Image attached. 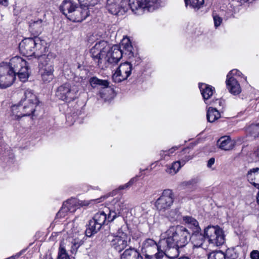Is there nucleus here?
Instances as JSON below:
<instances>
[{"label":"nucleus","mask_w":259,"mask_h":259,"mask_svg":"<svg viewBox=\"0 0 259 259\" xmlns=\"http://www.w3.org/2000/svg\"><path fill=\"white\" fill-rule=\"evenodd\" d=\"M191 183H192V182L191 181L186 182L184 183V184H185L186 185H190V184H191Z\"/></svg>","instance_id":"nucleus-56"},{"label":"nucleus","mask_w":259,"mask_h":259,"mask_svg":"<svg viewBox=\"0 0 259 259\" xmlns=\"http://www.w3.org/2000/svg\"><path fill=\"white\" fill-rule=\"evenodd\" d=\"M183 220L186 224L191 227H193L195 230L197 229V231L201 230L200 228L199 227L197 221L192 217L185 216L183 217Z\"/></svg>","instance_id":"nucleus-32"},{"label":"nucleus","mask_w":259,"mask_h":259,"mask_svg":"<svg viewBox=\"0 0 259 259\" xmlns=\"http://www.w3.org/2000/svg\"><path fill=\"white\" fill-rule=\"evenodd\" d=\"M257 202L259 204V191H258V193H257Z\"/></svg>","instance_id":"nucleus-57"},{"label":"nucleus","mask_w":259,"mask_h":259,"mask_svg":"<svg viewBox=\"0 0 259 259\" xmlns=\"http://www.w3.org/2000/svg\"><path fill=\"white\" fill-rule=\"evenodd\" d=\"M54 71H38L41 80L44 83H49L54 78Z\"/></svg>","instance_id":"nucleus-30"},{"label":"nucleus","mask_w":259,"mask_h":259,"mask_svg":"<svg viewBox=\"0 0 259 259\" xmlns=\"http://www.w3.org/2000/svg\"><path fill=\"white\" fill-rule=\"evenodd\" d=\"M159 6V3H155L154 1L150 0H144L140 9L147 10L148 12H152L155 9H158Z\"/></svg>","instance_id":"nucleus-26"},{"label":"nucleus","mask_w":259,"mask_h":259,"mask_svg":"<svg viewBox=\"0 0 259 259\" xmlns=\"http://www.w3.org/2000/svg\"><path fill=\"white\" fill-rule=\"evenodd\" d=\"M19 50L24 56H34L36 58L48 51L45 41L38 37L24 39L19 44Z\"/></svg>","instance_id":"nucleus-3"},{"label":"nucleus","mask_w":259,"mask_h":259,"mask_svg":"<svg viewBox=\"0 0 259 259\" xmlns=\"http://www.w3.org/2000/svg\"><path fill=\"white\" fill-rule=\"evenodd\" d=\"M165 238L160 240V244H166L167 248L175 252L174 256L177 257L179 253V248L185 246L191 239V234L185 227L177 225L170 227L165 232Z\"/></svg>","instance_id":"nucleus-2"},{"label":"nucleus","mask_w":259,"mask_h":259,"mask_svg":"<svg viewBox=\"0 0 259 259\" xmlns=\"http://www.w3.org/2000/svg\"><path fill=\"white\" fill-rule=\"evenodd\" d=\"M208 259H226L225 253L221 250L212 251L210 253Z\"/></svg>","instance_id":"nucleus-36"},{"label":"nucleus","mask_w":259,"mask_h":259,"mask_svg":"<svg viewBox=\"0 0 259 259\" xmlns=\"http://www.w3.org/2000/svg\"><path fill=\"white\" fill-rule=\"evenodd\" d=\"M20 256V254H18L15 255V256H12L7 259H15V258H18Z\"/></svg>","instance_id":"nucleus-54"},{"label":"nucleus","mask_w":259,"mask_h":259,"mask_svg":"<svg viewBox=\"0 0 259 259\" xmlns=\"http://www.w3.org/2000/svg\"><path fill=\"white\" fill-rule=\"evenodd\" d=\"M216 101L218 102L219 104L221 103V101L220 100H216Z\"/></svg>","instance_id":"nucleus-58"},{"label":"nucleus","mask_w":259,"mask_h":259,"mask_svg":"<svg viewBox=\"0 0 259 259\" xmlns=\"http://www.w3.org/2000/svg\"><path fill=\"white\" fill-rule=\"evenodd\" d=\"M89 7L84 6L83 3H80V6L77 5L68 19L73 22L82 21L89 16Z\"/></svg>","instance_id":"nucleus-15"},{"label":"nucleus","mask_w":259,"mask_h":259,"mask_svg":"<svg viewBox=\"0 0 259 259\" xmlns=\"http://www.w3.org/2000/svg\"><path fill=\"white\" fill-rule=\"evenodd\" d=\"M113 203L114 204L113 209L118 215H121L123 210L126 208V204L123 200L115 199L113 201Z\"/></svg>","instance_id":"nucleus-27"},{"label":"nucleus","mask_w":259,"mask_h":259,"mask_svg":"<svg viewBox=\"0 0 259 259\" xmlns=\"http://www.w3.org/2000/svg\"><path fill=\"white\" fill-rule=\"evenodd\" d=\"M90 83L93 88H96L98 85L107 88L109 86V82L106 80H102L96 77H93L90 79Z\"/></svg>","instance_id":"nucleus-29"},{"label":"nucleus","mask_w":259,"mask_h":259,"mask_svg":"<svg viewBox=\"0 0 259 259\" xmlns=\"http://www.w3.org/2000/svg\"><path fill=\"white\" fill-rule=\"evenodd\" d=\"M101 226L96 223L93 219L90 220L86 230V234L88 236H91L93 234L97 233L101 228Z\"/></svg>","instance_id":"nucleus-25"},{"label":"nucleus","mask_w":259,"mask_h":259,"mask_svg":"<svg viewBox=\"0 0 259 259\" xmlns=\"http://www.w3.org/2000/svg\"><path fill=\"white\" fill-rule=\"evenodd\" d=\"M242 74L241 72L237 69H233L229 72L227 76V78H236V76H240Z\"/></svg>","instance_id":"nucleus-44"},{"label":"nucleus","mask_w":259,"mask_h":259,"mask_svg":"<svg viewBox=\"0 0 259 259\" xmlns=\"http://www.w3.org/2000/svg\"><path fill=\"white\" fill-rule=\"evenodd\" d=\"M118 216V214L116 212V211L112 209L109 210L106 221L109 222L113 221Z\"/></svg>","instance_id":"nucleus-41"},{"label":"nucleus","mask_w":259,"mask_h":259,"mask_svg":"<svg viewBox=\"0 0 259 259\" xmlns=\"http://www.w3.org/2000/svg\"><path fill=\"white\" fill-rule=\"evenodd\" d=\"M185 5L186 7L190 6V7L194 8L199 9L204 4V0H184Z\"/></svg>","instance_id":"nucleus-35"},{"label":"nucleus","mask_w":259,"mask_h":259,"mask_svg":"<svg viewBox=\"0 0 259 259\" xmlns=\"http://www.w3.org/2000/svg\"><path fill=\"white\" fill-rule=\"evenodd\" d=\"M77 4L72 1L65 0L63 1L60 6V10L62 13L69 19L70 15L73 12V11L75 8Z\"/></svg>","instance_id":"nucleus-16"},{"label":"nucleus","mask_w":259,"mask_h":259,"mask_svg":"<svg viewBox=\"0 0 259 259\" xmlns=\"http://www.w3.org/2000/svg\"><path fill=\"white\" fill-rule=\"evenodd\" d=\"M16 78V75L7 65V62L0 64V88L6 89L11 86Z\"/></svg>","instance_id":"nucleus-9"},{"label":"nucleus","mask_w":259,"mask_h":259,"mask_svg":"<svg viewBox=\"0 0 259 259\" xmlns=\"http://www.w3.org/2000/svg\"><path fill=\"white\" fill-rule=\"evenodd\" d=\"M199 88L205 103L207 104H208L207 100L212 96L214 92V88L203 83H200Z\"/></svg>","instance_id":"nucleus-19"},{"label":"nucleus","mask_w":259,"mask_h":259,"mask_svg":"<svg viewBox=\"0 0 259 259\" xmlns=\"http://www.w3.org/2000/svg\"><path fill=\"white\" fill-rule=\"evenodd\" d=\"M8 0H0V5L6 7L8 5Z\"/></svg>","instance_id":"nucleus-51"},{"label":"nucleus","mask_w":259,"mask_h":259,"mask_svg":"<svg viewBox=\"0 0 259 259\" xmlns=\"http://www.w3.org/2000/svg\"><path fill=\"white\" fill-rule=\"evenodd\" d=\"M46 24V21L41 19L34 21L30 23L29 30L33 34L38 35L42 31L44 26Z\"/></svg>","instance_id":"nucleus-22"},{"label":"nucleus","mask_w":259,"mask_h":259,"mask_svg":"<svg viewBox=\"0 0 259 259\" xmlns=\"http://www.w3.org/2000/svg\"><path fill=\"white\" fill-rule=\"evenodd\" d=\"M249 1V0H238V2H239L241 4H243V3H246L248 1Z\"/></svg>","instance_id":"nucleus-55"},{"label":"nucleus","mask_w":259,"mask_h":259,"mask_svg":"<svg viewBox=\"0 0 259 259\" xmlns=\"http://www.w3.org/2000/svg\"><path fill=\"white\" fill-rule=\"evenodd\" d=\"M246 177L249 182L259 189V167L250 169L247 172Z\"/></svg>","instance_id":"nucleus-18"},{"label":"nucleus","mask_w":259,"mask_h":259,"mask_svg":"<svg viewBox=\"0 0 259 259\" xmlns=\"http://www.w3.org/2000/svg\"><path fill=\"white\" fill-rule=\"evenodd\" d=\"M177 149V147H174L168 150L161 151L160 154L162 158L165 159L166 156H169V154L172 153Z\"/></svg>","instance_id":"nucleus-45"},{"label":"nucleus","mask_w":259,"mask_h":259,"mask_svg":"<svg viewBox=\"0 0 259 259\" xmlns=\"http://www.w3.org/2000/svg\"><path fill=\"white\" fill-rule=\"evenodd\" d=\"M253 155L255 156L256 160H259V147L254 151Z\"/></svg>","instance_id":"nucleus-50"},{"label":"nucleus","mask_w":259,"mask_h":259,"mask_svg":"<svg viewBox=\"0 0 259 259\" xmlns=\"http://www.w3.org/2000/svg\"><path fill=\"white\" fill-rule=\"evenodd\" d=\"M136 178H132L128 183H127L126 184L123 185H121V186H120L119 187V190H123V189H127L128 188H129L130 186H131L136 181Z\"/></svg>","instance_id":"nucleus-46"},{"label":"nucleus","mask_w":259,"mask_h":259,"mask_svg":"<svg viewBox=\"0 0 259 259\" xmlns=\"http://www.w3.org/2000/svg\"><path fill=\"white\" fill-rule=\"evenodd\" d=\"M98 199L91 200H80L76 198H71L64 202L60 210L57 214L58 217H63L65 214L70 212H74L76 209L82 206H87L91 203L92 201H97Z\"/></svg>","instance_id":"nucleus-7"},{"label":"nucleus","mask_w":259,"mask_h":259,"mask_svg":"<svg viewBox=\"0 0 259 259\" xmlns=\"http://www.w3.org/2000/svg\"><path fill=\"white\" fill-rule=\"evenodd\" d=\"M138 253L134 248L130 247L121 254L120 259H131L133 256L135 257Z\"/></svg>","instance_id":"nucleus-33"},{"label":"nucleus","mask_w":259,"mask_h":259,"mask_svg":"<svg viewBox=\"0 0 259 259\" xmlns=\"http://www.w3.org/2000/svg\"><path fill=\"white\" fill-rule=\"evenodd\" d=\"M206 116L208 122H213L219 119L221 115L219 111L215 108L209 107L207 110Z\"/></svg>","instance_id":"nucleus-28"},{"label":"nucleus","mask_w":259,"mask_h":259,"mask_svg":"<svg viewBox=\"0 0 259 259\" xmlns=\"http://www.w3.org/2000/svg\"><path fill=\"white\" fill-rule=\"evenodd\" d=\"M215 159L214 158L212 157L209 159L207 162V166L208 167H211V166L214 163Z\"/></svg>","instance_id":"nucleus-49"},{"label":"nucleus","mask_w":259,"mask_h":259,"mask_svg":"<svg viewBox=\"0 0 259 259\" xmlns=\"http://www.w3.org/2000/svg\"><path fill=\"white\" fill-rule=\"evenodd\" d=\"M131 237L122 231V229L118 230L117 235L111 241V246L117 251H122L130 244Z\"/></svg>","instance_id":"nucleus-11"},{"label":"nucleus","mask_w":259,"mask_h":259,"mask_svg":"<svg viewBox=\"0 0 259 259\" xmlns=\"http://www.w3.org/2000/svg\"><path fill=\"white\" fill-rule=\"evenodd\" d=\"M250 257L251 259H259V251L258 250H253L250 253Z\"/></svg>","instance_id":"nucleus-48"},{"label":"nucleus","mask_w":259,"mask_h":259,"mask_svg":"<svg viewBox=\"0 0 259 259\" xmlns=\"http://www.w3.org/2000/svg\"><path fill=\"white\" fill-rule=\"evenodd\" d=\"M38 100L32 91L27 90L24 92V98H22L18 105H14L12 108L13 114L18 118L29 116L35 111Z\"/></svg>","instance_id":"nucleus-4"},{"label":"nucleus","mask_w":259,"mask_h":259,"mask_svg":"<svg viewBox=\"0 0 259 259\" xmlns=\"http://www.w3.org/2000/svg\"><path fill=\"white\" fill-rule=\"evenodd\" d=\"M132 70L131 63L126 62L121 63L113 74V80L118 83L126 80L131 75Z\"/></svg>","instance_id":"nucleus-12"},{"label":"nucleus","mask_w":259,"mask_h":259,"mask_svg":"<svg viewBox=\"0 0 259 259\" xmlns=\"http://www.w3.org/2000/svg\"><path fill=\"white\" fill-rule=\"evenodd\" d=\"M100 2V0H82V3H83L84 6L90 7L94 6Z\"/></svg>","instance_id":"nucleus-43"},{"label":"nucleus","mask_w":259,"mask_h":259,"mask_svg":"<svg viewBox=\"0 0 259 259\" xmlns=\"http://www.w3.org/2000/svg\"><path fill=\"white\" fill-rule=\"evenodd\" d=\"M93 220L102 227L106 222L107 214L104 211L99 212L95 214Z\"/></svg>","instance_id":"nucleus-31"},{"label":"nucleus","mask_w":259,"mask_h":259,"mask_svg":"<svg viewBox=\"0 0 259 259\" xmlns=\"http://www.w3.org/2000/svg\"><path fill=\"white\" fill-rule=\"evenodd\" d=\"M143 0H127V7L130 8L133 12L140 10Z\"/></svg>","instance_id":"nucleus-34"},{"label":"nucleus","mask_w":259,"mask_h":259,"mask_svg":"<svg viewBox=\"0 0 259 259\" xmlns=\"http://www.w3.org/2000/svg\"><path fill=\"white\" fill-rule=\"evenodd\" d=\"M133 46L128 39H123L120 46L114 45L110 48L106 41L97 42L91 49L90 54L97 65L102 68L109 64H116L123 54L129 59L134 57Z\"/></svg>","instance_id":"nucleus-1"},{"label":"nucleus","mask_w":259,"mask_h":259,"mask_svg":"<svg viewBox=\"0 0 259 259\" xmlns=\"http://www.w3.org/2000/svg\"><path fill=\"white\" fill-rule=\"evenodd\" d=\"M213 21L214 26L217 27L220 25L222 22V19L221 17L218 16H213Z\"/></svg>","instance_id":"nucleus-47"},{"label":"nucleus","mask_w":259,"mask_h":259,"mask_svg":"<svg viewBox=\"0 0 259 259\" xmlns=\"http://www.w3.org/2000/svg\"><path fill=\"white\" fill-rule=\"evenodd\" d=\"M174 200V195L172 191L170 189H165L156 200L155 206L159 211H164L171 207Z\"/></svg>","instance_id":"nucleus-10"},{"label":"nucleus","mask_w":259,"mask_h":259,"mask_svg":"<svg viewBox=\"0 0 259 259\" xmlns=\"http://www.w3.org/2000/svg\"><path fill=\"white\" fill-rule=\"evenodd\" d=\"M80 89L79 84L67 82L58 87L55 92L56 96L60 100L70 102L78 97Z\"/></svg>","instance_id":"nucleus-5"},{"label":"nucleus","mask_w":259,"mask_h":259,"mask_svg":"<svg viewBox=\"0 0 259 259\" xmlns=\"http://www.w3.org/2000/svg\"><path fill=\"white\" fill-rule=\"evenodd\" d=\"M135 259H143V256L140 254V253L139 252L138 254L135 257Z\"/></svg>","instance_id":"nucleus-53"},{"label":"nucleus","mask_w":259,"mask_h":259,"mask_svg":"<svg viewBox=\"0 0 259 259\" xmlns=\"http://www.w3.org/2000/svg\"><path fill=\"white\" fill-rule=\"evenodd\" d=\"M204 233L209 243L214 245L220 246L225 242L223 231L218 226H208L205 229Z\"/></svg>","instance_id":"nucleus-8"},{"label":"nucleus","mask_w":259,"mask_h":259,"mask_svg":"<svg viewBox=\"0 0 259 259\" xmlns=\"http://www.w3.org/2000/svg\"><path fill=\"white\" fill-rule=\"evenodd\" d=\"M57 259H72L68 255L66 249L62 243L60 244Z\"/></svg>","instance_id":"nucleus-37"},{"label":"nucleus","mask_w":259,"mask_h":259,"mask_svg":"<svg viewBox=\"0 0 259 259\" xmlns=\"http://www.w3.org/2000/svg\"><path fill=\"white\" fill-rule=\"evenodd\" d=\"M55 55L52 53H49L47 55L46 53L42 54L38 58V70L54 71V65L53 60Z\"/></svg>","instance_id":"nucleus-14"},{"label":"nucleus","mask_w":259,"mask_h":259,"mask_svg":"<svg viewBox=\"0 0 259 259\" xmlns=\"http://www.w3.org/2000/svg\"><path fill=\"white\" fill-rule=\"evenodd\" d=\"M127 0H107L106 7L113 15L122 14L127 10Z\"/></svg>","instance_id":"nucleus-13"},{"label":"nucleus","mask_w":259,"mask_h":259,"mask_svg":"<svg viewBox=\"0 0 259 259\" xmlns=\"http://www.w3.org/2000/svg\"><path fill=\"white\" fill-rule=\"evenodd\" d=\"M218 145L221 149L229 150L234 147V142L231 140L229 137L225 136L221 137L218 141Z\"/></svg>","instance_id":"nucleus-24"},{"label":"nucleus","mask_w":259,"mask_h":259,"mask_svg":"<svg viewBox=\"0 0 259 259\" xmlns=\"http://www.w3.org/2000/svg\"><path fill=\"white\" fill-rule=\"evenodd\" d=\"M248 131L253 137H257L259 135V123L256 124H251L249 127Z\"/></svg>","instance_id":"nucleus-40"},{"label":"nucleus","mask_w":259,"mask_h":259,"mask_svg":"<svg viewBox=\"0 0 259 259\" xmlns=\"http://www.w3.org/2000/svg\"><path fill=\"white\" fill-rule=\"evenodd\" d=\"M148 253H146V254H145V259H155L154 255H150V254H148Z\"/></svg>","instance_id":"nucleus-52"},{"label":"nucleus","mask_w":259,"mask_h":259,"mask_svg":"<svg viewBox=\"0 0 259 259\" xmlns=\"http://www.w3.org/2000/svg\"><path fill=\"white\" fill-rule=\"evenodd\" d=\"M83 244V241L78 238H75L72 241L70 251L72 254L75 253L80 245Z\"/></svg>","instance_id":"nucleus-38"},{"label":"nucleus","mask_w":259,"mask_h":259,"mask_svg":"<svg viewBox=\"0 0 259 259\" xmlns=\"http://www.w3.org/2000/svg\"><path fill=\"white\" fill-rule=\"evenodd\" d=\"M226 82L228 90L232 94L236 95L241 93V89L236 78L229 77Z\"/></svg>","instance_id":"nucleus-17"},{"label":"nucleus","mask_w":259,"mask_h":259,"mask_svg":"<svg viewBox=\"0 0 259 259\" xmlns=\"http://www.w3.org/2000/svg\"><path fill=\"white\" fill-rule=\"evenodd\" d=\"M192 158L191 156H186L184 159H182L181 161H177L174 162L172 165L166 169V172L171 175L176 174L181 167L182 165H184L186 162L190 160Z\"/></svg>","instance_id":"nucleus-20"},{"label":"nucleus","mask_w":259,"mask_h":259,"mask_svg":"<svg viewBox=\"0 0 259 259\" xmlns=\"http://www.w3.org/2000/svg\"><path fill=\"white\" fill-rule=\"evenodd\" d=\"M188 150V149H184V151H185V150Z\"/></svg>","instance_id":"nucleus-60"},{"label":"nucleus","mask_w":259,"mask_h":259,"mask_svg":"<svg viewBox=\"0 0 259 259\" xmlns=\"http://www.w3.org/2000/svg\"><path fill=\"white\" fill-rule=\"evenodd\" d=\"M165 245H166V244H161L160 241H159V245L158 246L157 250H156L157 252L154 255L155 259H161L163 257L165 254L163 251Z\"/></svg>","instance_id":"nucleus-39"},{"label":"nucleus","mask_w":259,"mask_h":259,"mask_svg":"<svg viewBox=\"0 0 259 259\" xmlns=\"http://www.w3.org/2000/svg\"><path fill=\"white\" fill-rule=\"evenodd\" d=\"M200 231L201 230L197 231V229H196L192 236H191L192 242L195 247H201L206 238L204 234L201 233Z\"/></svg>","instance_id":"nucleus-23"},{"label":"nucleus","mask_w":259,"mask_h":259,"mask_svg":"<svg viewBox=\"0 0 259 259\" xmlns=\"http://www.w3.org/2000/svg\"><path fill=\"white\" fill-rule=\"evenodd\" d=\"M231 259H234L235 256H234V257L231 256Z\"/></svg>","instance_id":"nucleus-59"},{"label":"nucleus","mask_w":259,"mask_h":259,"mask_svg":"<svg viewBox=\"0 0 259 259\" xmlns=\"http://www.w3.org/2000/svg\"><path fill=\"white\" fill-rule=\"evenodd\" d=\"M159 243L157 244L156 242L152 239H146L142 245V250L146 253H152L156 251Z\"/></svg>","instance_id":"nucleus-21"},{"label":"nucleus","mask_w":259,"mask_h":259,"mask_svg":"<svg viewBox=\"0 0 259 259\" xmlns=\"http://www.w3.org/2000/svg\"><path fill=\"white\" fill-rule=\"evenodd\" d=\"M7 65L21 81L25 82L28 79L29 76L28 63L22 58L15 56L10 59Z\"/></svg>","instance_id":"nucleus-6"},{"label":"nucleus","mask_w":259,"mask_h":259,"mask_svg":"<svg viewBox=\"0 0 259 259\" xmlns=\"http://www.w3.org/2000/svg\"><path fill=\"white\" fill-rule=\"evenodd\" d=\"M169 217L172 219V221H176L179 219L180 213L178 209L171 210L169 213Z\"/></svg>","instance_id":"nucleus-42"}]
</instances>
